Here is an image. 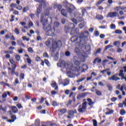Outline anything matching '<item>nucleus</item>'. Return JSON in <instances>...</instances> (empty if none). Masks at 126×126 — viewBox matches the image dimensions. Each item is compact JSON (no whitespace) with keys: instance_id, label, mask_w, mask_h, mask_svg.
Listing matches in <instances>:
<instances>
[{"instance_id":"obj_1","label":"nucleus","mask_w":126,"mask_h":126,"mask_svg":"<svg viewBox=\"0 0 126 126\" xmlns=\"http://www.w3.org/2000/svg\"><path fill=\"white\" fill-rule=\"evenodd\" d=\"M73 27L71 29L70 34L73 36L71 37V42L72 43H75L76 46H80L81 45V42L82 41V37H77L79 35V29L77 28L76 29H74L75 26L74 24H72Z\"/></svg>"},{"instance_id":"obj_2","label":"nucleus","mask_w":126,"mask_h":126,"mask_svg":"<svg viewBox=\"0 0 126 126\" xmlns=\"http://www.w3.org/2000/svg\"><path fill=\"white\" fill-rule=\"evenodd\" d=\"M80 71V67L71 66L69 71L67 72V75L68 77L72 78L76 73H79Z\"/></svg>"},{"instance_id":"obj_3","label":"nucleus","mask_w":126,"mask_h":126,"mask_svg":"<svg viewBox=\"0 0 126 126\" xmlns=\"http://www.w3.org/2000/svg\"><path fill=\"white\" fill-rule=\"evenodd\" d=\"M68 5L69 6V7L67 8L66 9H63L61 10V13L63 16H65V17H67V12L68 13H70V14H71L72 13L73 10H75L76 8L75 7L73 4L67 3Z\"/></svg>"},{"instance_id":"obj_4","label":"nucleus","mask_w":126,"mask_h":126,"mask_svg":"<svg viewBox=\"0 0 126 126\" xmlns=\"http://www.w3.org/2000/svg\"><path fill=\"white\" fill-rule=\"evenodd\" d=\"M46 16L42 15L40 17V22L42 23L43 29L44 30H47V29L51 28V26L48 24V18Z\"/></svg>"},{"instance_id":"obj_5","label":"nucleus","mask_w":126,"mask_h":126,"mask_svg":"<svg viewBox=\"0 0 126 126\" xmlns=\"http://www.w3.org/2000/svg\"><path fill=\"white\" fill-rule=\"evenodd\" d=\"M62 45L63 43L61 40L53 42L52 43V46L50 48L51 52L53 53H54V52H56L57 49H58V48H61Z\"/></svg>"},{"instance_id":"obj_6","label":"nucleus","mask_w":126,"mask_h":126,"mask_svg":"<svg viewBox=\"0 0 126 126\" xmlns=\"http://www.w3.org/2000/svg\"><path fill=\"white\" fill-rule=\"evenodd\" d=\"M44 31H46V34L47 36H54L55 32H56V29L55 28H52V27L50 26V29H47Z\"/></svg>"},{"instance_id":"obj_7","label":"nucleus","mask_w":126,"mask_h":126,"mask_svg":"<svg viewBox=\"0 0 126 126\" xmlns=\"http://www.w3.org/2000/svg\"><path fill=\"white\" fill-rule=\"evenodd\" d=\"M8 49V50H11V51H4V54H7L5 55V56L6 59H10V55L8 54H13V53H14V52H13V50H15V47H13V46H10Z\"/></svg>"},{"instance_id":"obj_8","label":"nucleus","mask_w":126,"mask_h":126,"mask_svg":"<svg viewBox=\"0 0 126 126\" xmlns=\"http://www.w3.org/2000/svg\"><path fill=\"white\" fill-rule=\"evenodd\" d=\"M119 76V74L118 73L112 75L111 77L108 78L109 80H113V81H118L121 80V78L118 77Z\"/></svg>"},{"instance_id":"obj_9","label":"nucleus","mask_w":126,"mask_h":126,"mask_svg":"<svg viewBox=\"0 0 126 126\" xmlns=\"http://www.w3.org/2000/svg\"><path fill=\"white\" fill-rule=\"evenodd\" d=\"M74 114H77V111L76 109L70 110L68 111V115L67 116V119H71V117L74 116Z\"/></svg>"},{"instance_id":"obj_10","label":"nucleus","mask_w":126,"mask_h":126,"mask_svg":"<svg viewBox=\"0 0 126 126\" xmlns=\"http://www.w3.org/2000/svg\"><path fill=\"white\" fill-rule=\"evenodd\" d=\"M87 105V101H85L83 103L82 107L78 109V111L79 113H83L85 112V110H86V106Z\"/></svg>"},{"instance_id":"obj_11","label":"nucleus","mask_w":126,"mask_h":126,"mask_svg":"<svg viewBox=\"0 0 126 126\" xmlns=\"http://www.w3.org/2000/svg\"><path fill=\"white\" fill-rule=\"evenodd\" d=\"M43 9V5L42 4H40L38 5V7L36 8V13L35 14V15L37 17H39V15L41 14V12H42V10Z\"/></svg>"},{"instance_id":"obj_12","label":"nucleus","mask_w":126,"mask_h":126,"mask_svg":"<svg viewBox=\"0 0 126 126\" xmlns=\"http://www.w3.org/2000/svg\"><path fill=\"white\" fill-rule=\"evenodd\" d=\"M53 7L52 6H49L46 9H45L44 14L45 16H49L50 15V10H52Z\"/></svg>"},{"instance_id":"obj_13","label":"nucleus","mask_w":126,"mask_h":126,"mask_svg":"<svg viewBox=\"0 0 126 126\" xmlns=\"http://www.w3.org/2000/svg\"><path fill=\"white\" fill-rule=\"evenodd\" d=\"M11 64H12V68L8 67V69L9 70H12V73H13L14 72V70L16 69V67H17V65H16V63H15V61L12 63H11Z\"/></svg>"},{"instance_id":"obj_14","label":"nucleus","mask_w":126,"mask_h":126,"mask_svg":"<svg viewBox=\"0 0 126 126\" xmlns=\"http://www.w3.org/2000/svg\"><path fill=\"white\" fill-rule=\"evenodd\" d=\"M117 16H118V12L117 11L109 12L107 14V17H110V18L117 17Z\"/></svg>"},{"instance_id":"obj_15","label":"nucleus","mask_w":126,"mask_h":126,"mask_svg":"<svg viewBox=\"0 0 126 126\" xmlns=\"http://www.w3.org/2000/svg\"><path fill=\"white\" fill-rule=\"evenodd\" d=\"M66 63H65L64 61H62L60 63H57V65L60 66V67H63V68H65L66 67Z\"/></svg>"},{"instance_id":"obj_16","label":"nucleus","mask_w":126,"mask_h":126,"mask_svg":"<svg viewBox=\"0 0 126 126\" xmlns=\"http://www.w3.org/2000/svg\"><path fill=\"white\" fill-rule=\"evenodd\" d=\"M59 115H63L67 112V110L66 108H62L58 110Z\"/></svg>"},{"instance_id":"obj_17","label":"nucleus","mask_w":126,"mask_h":126,"mask_svg":"<svg viewBox=\"0 0 126 126\" xmlns=\"http://www.w3.org/2000/svg\"><path fill=\"white\" fill-rule=\"evenodd\" d=\"M118 76L121 77V80H124V78L126 79V77H125V74L124 73V70H120L119 71V73L118 74Z\"/></svg>"},{"instance_id":"obj_18","label":"nucleus","mask_w":126,"mask_h":126,"mask_svg":"<svg viewBox=\"0 0 126 126\" xmlns=\"http://www.w3.org/2000/svg\"><path fill=\"white\" fill-rule=\"evenodd\" d=\"M86 95H87V93H84L79 94L77 96V100H80V99H81V98H85V96H86Z\"/></svg>"},{"instance_id":"obj_19","label":"nucleus","mask_w":126,"mask_h":126,"mask_svg":"<svg viewBox=\"0 0 126 126\" xmlns=\"http://www.w3.org/2000/svg\"><path fill=\"white\" fill-rule=\"evenodd\" d=\"M102 63V59L99 58H96L93 61V63L96 64V63Z\"/></svg>"},{"instance_id":"obj_20","label":"nucleus","mask_w":126,"mask_h":126,"mask_svg":"<svg viewBox=\"0 0 126 126\" xmlns=\"http://www.w3.org/2000/svg\"><path fill=\"white\" fill-rule=\"evenodd\" d=\"M51 87H52V88H55V90H56V91H58V90H59V86H58V84L56 82L51 84Z\"/></svg>"},{"instance_id":"obj_21","label":"nucleus","mask_w":126,"mask_h":126,"mask_svg":"<svg viewBox=\"0 0 126 126\" xmlns=\"http://www.w3.org/2000/svg\"><path fill=\"white\" fill-rule=\"evenodd\" d=\"M36 2H38L39 3H42L44 5H46V1L44 0H34Z\"/></svg>"},{"instance_id":"obj_22","label":"nucleus","mask_w":126,"mask_h":126,"mask_svg":"<svg viewBox=\"0 0 126 126\" xmlns=\"http://www.w3.org/2000/svg\"><path fill=\"white\" fill-rule=\"evenodd\" d=\"M12 111L14 114H16V113H17L18 112V109L16 107V106H12L11 108Z\"/></svg>"},{"instance_id":"obj_23","label":"nucleus","mask_w":126,"mask_h":126,"mask_svg":"<svg viewBox=\"0 0 126 126\" xmlns=\"http://www.w3.org/2000/svg\"><path fill=\"white\" fill-rule=\"evenodd\" d=\"M87 100L88 102V105L89 106H92V105H94V102L92 101L91 98H88Z\"/></svg>"},{"instance_id":"obj_24","label":"nucleus","mask_w":126,"mask_h":126,"mask_svg":"<svg viewBox=\"0 0 126 126\" xmlns=\"http://www.w3.org/2000/svg\"><path fill=\"white\" fill-rule=\"evenodd\" d=\"M95 91L96 95H97V96H102V92L100 91V90L98 89H95Z\"/></svg>"},{"instance_id":"obj_25","label":"nucleus","mask_w":126,"mask_h":126,"mask_svg":"<svg viewBox=\"0 0 126 126\" xmlns=\"http://www.w3.org/2000/svg\"><path fill=\"white\" fill-rule=\"evenodd\" d=\"M96 18L98 20H103V19H104V17H103L101 15H97Z\"/></svg>"},{"instance_id":"obj_26","label":"nucleus","mask_w":126,"mask_h":126,"mask_svg":"<svg viewBox=\"0 0 126 126\" xmlns=\"http://www.w3.org/2000/svg\"><path fill=\"white\" fill-rule=\"evenodd\" d=\"M106 110H108L109 111L106 112L105 115H111V114L114 113V110H110L109 108H106Z\"/></svg>"},{"instance_id":"obj_27","label":"nucleus","mask_w":126,"mask_h":126,"mask_svg":"<svg viewBox=\"0 0 126 126\" xmlns=\"http://www.w3.org/2000/svg\"><path fill=\"white\" fill-rule=\"evenodd\" d=\"M55 6H56V7H58V9L59 11H61V10H62V8H63V5H62L61 4L58 5V4H55Z\"/></svg>"},{"instance_id":"obj_28","label":"nucleus","mask_w":126,"mask_h":126,"mask_svg":"<svg viewBox=\"0 0 126 126\" xmlns=\"http://www.w3.org/2000/svg\"><path fill=\"white\" fill-rule=\"evenodd\" d=\"M105 0H99L97 1V2L95 3L96 6H98L99 5H100V4H101L103 2V1H105Z\"/></svg>"},{"instance_id":"obj_29","label":"nucleus","mask_w":126,"mask_h":126,"mask_svg":"<svg viewBox=\"0 0 126 126\" xmlns=\"http://www.w3.org/2000/svg\"><path fill=\"white\" fill-rule=\"evenodd\" d=\"M80 63H81V62L80 61L76 60L74 62V64L75 65H77L78 66L77 67H80V66H79L78 65H79V64H80Z\"/></svg>"},{"instance_id":"obj_30","label":"nucleus","mask_w":126,"mask_h":126,"mask_svg":"<svg viewBox=\"0 0 126 126\" xmlns=\"http://www.w3.org/2000/svg\"><path fill=\"white\" fill-rule=\"evenodd\" d=\"M120 114L121 116H125L126 114V111L125 109H121Z\"/></svg>"},{"instance_id":"obj_31","label":"nucleus","mask_w":126,"mask_h":126,"mask_svg":"<svg viewBox=\"0 0 126 126\" xmlns=\"http://www.w3.org/2000/svg\"><path fill=\"white\" fill-rule=\"evenodd\" d=\"M69 84V81L67 80V79H65L63 82V86H66V85H68Z\"/></svg>"},{"instance_id":"obj_32","label":"nucleus","mask_w":126,"mask_h":126,"mask_svg":"<svg viewBox=\"0 0 126 126\" xmlns=\"http://www.w3.org/2000/svg\"><path fill=\"white\" fill-rule=\"evenodd\" d=\"M28 10H29V5L25 6L23 9V12H26V11H28Z\"/></svg>"},{"instance_id":"obj_33","label":"nucleus","mask_w":126,"mask_h":126,"mask_svg":"<svg viewBox=\"0 0 126 126\" xmlns=\"http://www.w3.org/2000/svg\"><path fill=\"white\" fill-rule=\"evenodd\" d=\"M44 63L46 65H47V66H50V65H51V64H50V62H49L48 59H44Z\"/></svg>"},{"instance_id":"obj_34","label":"nucleus","mask_w":126,"mask_h":126,"mask_svg":"<svg viewBox=\"0 0 126 126\" xmlns=\"http://www.w3.org/2000/svg\"><path fill=\"white\" fill-rule=\"evenodd\" d=\"M15 58L16 60V61H17V62H19V61H20V56L18 54H16L15 56Z\"/></svg>"},{"instance_id":"obj_35","label":"nucleus","mask_w":126,"mask_h":126,"mask_svg":"<svg viewBox=\"0 0 126 126\" xmlns=\"http://www.w3.org/2000/svg\"><path fill=\"white\" fill-rule=\"evenodd\" d=\"M14 32L15 33L17 34V35H19V34H20V31H19V29L18 28L15 29Z\"/></svg>"},{"instance_id":"obj_36","label":"nucleus","mask_w":126,"mask_h":126,"mask_svg":"<svg viewBox=\"0 0 126 126\" xmlns=\"http://www.w3.org/2000/svg\"><path fill=\"white\" fill-rule=\"evenodd\" d=\"M22 39L23 41H27L28 42H29V41H30V38H27V36H23Z\"/></svg>"},{"instance_id":"obj_37","label":"nucleus","mask_w":126,"mask_h":126,"mask_svg":"<svg viewBox=\"0 0 126 126\" xmlns=\"http://www.w3.org/2000/svg\"><path fill=\"white\" fill-rule=\"evenodd\" d=\"M17 6V4L14 3H12L10 5V7H11V8H13V7L16 8Z\"/></svg>"},{"instance_id":"obj_38","label":"nucleus","mask_w":126,"mask_h":126,"mask_svg":"<svg viewBox=\"0 0 126 126\" xmlns=\"http://www.w3.org/2000/svg\"><path fill=\"white\" fill-rule=\"evenodd\" d=\"M52 105L53 107H57V106H58V103H57V101L53 100L52 102Z\"/></svg>"},{"instance_id":"obj_39","label":"nucleus","mask_w":126,"mask_h":126,"mask_svg":"<svg viewBox=\"0 0 126 126\" xmlns=\"http://www.w3.org/2000/svg\"><path fill=\"white\" fill-rule=\"evenodd\" d=\"M107 87L108 88V90H109V91H112V90H113V87L112 86V85L108 84L107 85Z\"/></svg>"},{"instance_id":"obj_40","label":"nucleus","mask_w":126,"mask_h":126,"mask_svg":"<svg viewBox=\"0 0 126 126\" xmlns=\"http://www.w3.org/2000/svg\"><path fill=\"white\" fill-rule=\"evenodd\" d=\"M11 75H14V74H15V75H16V76H19V73L18 72H15V70H14V72L12 73V70H11Z\"/></svg>"},{"instance_id":"obj_41","label":"nucleus","mask_w":126,"mask_h":126,"mask_svg":"<svg viewBox=\"0 0 126 126\" xmlns=\"http://www.w3.org/2000/svg\"><path fill=\"white\" fill-rule=\"evenodd\" d=\"M108 62H109V60H103L102 63V65H103V66H105V65H106V63H108Z\"/></svg>"},{"instance_id":"obj_42","label":"nucleus","mask_w":126,"mask_h":126,"mask_svg":"<svg viewBox=\"0 0 126 126\" xmlns=\"http://www.w3.org/2000/svg\"><path fill=\"white\" fill-rule=\"evenodd\" d=\"M43 58H46L47 59H49V55L47 52H44L43 54Z\"/></svg>"},{"instance_id":"obj_43","label":"nucleus","mask_w":126,"mask_h":126,"mask_svg":"<svg viewBox=\"0 0 126 126\" xmlns=\"http://www.w3.org/2000/svg\"><path fill=\"white\" fill-rule=\"evenodd\" d=\"M115 33L116 34H122V33H123V31L120 30H116L115 31Z\"/></svg>"},{"instance_id":"obj_44","label":"nucleus","mask_w":126,"mask_h":126,"mask_svg":"<svg viewBox=\"0 0 126 126\" xmlns=\"http://www.w3.org/2000/svg\"><path fill=\"white\" fill-rule=\"evenodd\" d=\"M28 51L29 52V53H31L32 54V53H34V50H33V48H32V47H29L28 49Z\"/></svg>"},{"instance_id":"obj_45","label":"nucleus","mask_w":126,"mask_h":126,"mask_svg":"<svg viewBox=\"0 0 126 126\" xmlns=\"http://www.w3.org/2000/svg\"><path fill=\"white\" fill-rule=\"evenodd\" d=\"M109 70H110V68L104 69L102 71H100V73H102L103 74H104V73H105L106 71H109Z\"/></svg>"},{"instance_id":"obj_46","label":"nucleus","mask_w":126,"mask_h":126,"mask_svg":"<svg viewBox=\"0 0 126 126\" xmlns=\"http://www.w3.org/2000/svg\"><path fill=\"white\" fill-rule=\"evenodd\" d=\"M25 75H24V73H21L20 74V79H21L22 80L24 79V77H25Z\"/></svg>"},{"instance_id":"obj_47","label":"nucleus","mask_w":126,"mask_h":126,"mask_svg":"<svg viewBox=\"0 0 126 126\" xmlns=\"http://www.w3.org/2000/svg\"><path fill=\"white\" fill-rule=\"evenodd\" d=\"M13 14L14 15H19V12L18 10H14L13 12Z\"/></svg>"},{"instance_id":"obj_48","label":"nucleus","mask_w":126,"mask_h":126,"mask_svg":"<svg viewBox=\"0 0 126 126\" xmlns=\"http://www.w3.org/2000/svg\"><path fill=\"white\" fill-rule=\"evenodd\" d=\"M85 79H86L85 77L80 79L77 81V82L78 83H79V82H82V81H84V80H85Z\"/></svg>"},{"instance_id":"obj_49","label":"nucleus","mask_w":126,"mask_h":126,"mask_svg":"<svg viewBox=\"0 0 126 126\" xmlns=\"http://www.w3.org/2000/svg\"><path fill=\"white\" fill-rule=\"evenodd\" d=\"M34 26V24H33V22L31 21L29 22V27L30 28V27H33Z\"/></svg>"},{"instance_id":"obj_50","label":"nucleus","mask_w":126,"mask_h":126,"mask_svg":"<svg viewBox=\"0 0 126 126\" xmlns=\"http://www.w3.org/2000/svg\"><path fill=\"white\" fill-rule=\"evenodd\" d=\"M79 26L80 29H82V28H83V27L85 26V24H84V23H81V24H79Z\"/></svg>"},{"instance_id":"obj_51","label":"nucleus","mask_w":126,"mask_h":126,"mask_svg":"<svg viewBox=\"0 0 126 126\" xmlns=\"http://www.w3.org/2000/svg\"><path fill=\"white\" fill-rule=\"evenodd\" d=\"M110 48H113V45H108L105 46V48L104 49V51H107V49H110Z\"/></svg>"},{"instance_id":"obj_52","label":"nucleus","mask_w":126,"mask_h":126,"mask_svg":"<svg viewBox=\"0 0 126 126\" xmlns=\"http://www.w3.org/2000/svg\"><path fill=\"white\" fill-rule=\"evenodd\" d=\"M93 122L94 126H97L98 123L97 122V121L96 120H93Z\"/></svg>"},{"instance_id":"obj_53","label":"nucleus","mask_w":126,"mask_h":126,"mask_svg":"<svg viewBox=\"0 0 126 126\" xmlns=\"http://www.w3.org/2000/svg\"><path fill=\"white\" fill-rule=\"evenodd\" d=\"M27 62L29 64H31L32 63V60L30 58H27Z\"/></svg>"},{"instance_id":"obj_54","label":"nucleus","mask_w":126,"mask_h":126,"mask_svg":"<svg viewBox=\"0 0 126 126\" xmlns=\"http://www.w3.org/2000/svg\"><path fill=\"white\" fill-rule=\"evenodd\" d=\"M2 98H6V97H7V94L6 92H4L2 94Z\"/></svg>"},{"instance_id":"obj_55","label":"nucleus","mask_w":126,"mask_h":126,"mask_svg":"<svg viewBox=\"0 0 126 126\" xmlns=\"http://www.w3.org/2000/svg\"><path fill=\"white\" fill-rule=\"evenodd\" d=\"M44 101H45V98L44 97H41L39 101L40 104H43V103L44 102Z\"/></svg>"},{"instance_id":"obj_56","label":"nucleus","mask_w":126,"mask_h":126,"mask_svg":"<svg viewBox=\"0 0 126 126\" xmlns=\"http://www.w3.org/2000/svg\"><path fill=\"white\" fill-rule=\"evenodd\" d=\"M94 36H95L96 37H98V36H99V35H100V33H99V32H98V31H95L94 32Z\"/></svg>"},{"instance_id":"obj_57","label":"nucleus","mask_w":126,"mask_h":126,"mask_svg":"<svg viewBox=\"0 0 126 126\" xmlns=\"http://www.w3.org/2000/svg\"><path fill=\"white\" fill-rule=\"evenodd\" d=\"M120 43H121L120 42V41H115V42H114L113 45H114V46H117L118 45H120Z\"/></svg>"},{"instance_id":"obj_58","label":"nucleus","mask_w":126,"mask_h":126,"mask_svg":"<svg viewBox=\"0 0 126 126\" xmlns=\"http://www.w3.org/2000/svg\"><path fill=\"white\" fill-rule=\"evenodd\" d=\"M16 9H18V10H22V6L21 5H18L16 7Z\"/></svg>"},{"instance_id":"obj_59","label":"nucleus","mask_w":126,"mask_h":126,"mask_svg":"<svg viewBox=\"0 0 126 126\" xmlns=\"http://www.w3.org/2000/svg\"><path fill=\"white\" fill-rule=\"evenodd\" d=\"M35 61L36 62H41V58L37 56L36 58H35Z\"/></svg>"},{"instance_id":"obj_60","label":"nucleus","mask_w":126,"mask_h":126,"mask_svg":"<svg viewBox=\"0 0 126 126\" xmlns=\"http://www.w3.org/2000/svg\"><path fill=\"white\" fill-rule=\"evenodd\" d=\"M111 29H116V25L114 24H112L110 27Z\"/></svg>"},{"instance_id":"obj_61","label":"nucleus","mask_w":126,"mask_h":126,"mask_svg":"<svg viewBox=\"0 0 126 126\" xmlns=\"http://www.w3.org/2000/svg\"><path fill=\"white\" fill-rule=\"evenodd\" d=\"M66 22V20L64 18H63L61 20V23L62 24H64Z\"/></svg>"},{"instance_id":"obj_62","label":"nucleus","mask_w":126,"mask_h":126,"mask_svg":"<svg viewBox=\"0 0 126 126\" xmlns=\"http://www.w3.org/2000/svg\"><path fill=\"white\" fill-rule=\"evenodd\" d=\"M45 45L46 46H47V47H49V46H50V45H51V41H47L45 42Z\"/></svg>"},{"instance_id":"obj_63","label":"nucleus","mask_w":126,"mask_h":126,"mask_svg":"<svg viewBox=\"0 0 126 126\" xmlns=\"http://www.w3.org/2000/svg\"><path fill=\"white\" fill-rule=\"evenodd\" d=\"M65 55L66 57H69V56H70V52H69V51H66L65 53Z\"/></svg>"},{"instance_id":"obj_64","label":"nucleus","mask_w":126,"mask_h":126,"mask_svg":"<svg viewBox=\"0 0 126 126\" xmlns=\"http://www.w3.org/2000/svg\"><path fill=\"white\" fill-rule=\"evenodd\" d=\"M117 99L118 98L117 97H113L111 98V100L112 102H116V101H117Z\"/></svg>"}]
</instances>
